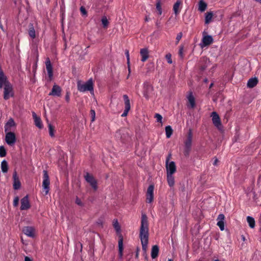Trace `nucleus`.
Returning <instances> with one entry per match:
<instances>
[{"instance_id": "obj_51", "label": "nucleus", "mask_w": 261, "mask_h": 261, "mask_svg": "<svg viewBox=\"0 0 261 261\" xmlns=\"http://www.w3.org/2000/svg\"><path fill=\"white\" fill-rule=\"evenodd\" d=\"M65 99L67 101V102H69V100H70L69 95V94L68 93H67L66 94Z\"/></svg>"}, {"instance_id": "obj_27", "label": "nucleus", "mask_w": 261, "mask_h": 261, "mask_svg": "<svg viewBox=\"0 0 261 261\" xmlns=\"http://www.w3.org/2000/svg\"><path fill=\"white\" fill-rule=\"evenodd\" d=\"M118 248H119V256L120 257H122L123 255V238H121L118 241Z\"/></svg>"}, {"instance_id": "obj_12", "label": "nucleus", "mask_w": 261, "mask_h": 261, "mask_svg": "<svg viewBox=\"0 0 261 261\" xmlns=\"http://www.w3.org/2000/svg\"><path fill=\"white\" fill-rule=\"evenodd\" d=\"M211 117H212V121L214 125L218 128H219L221 126L222 124L218 114L216 112H213L212 113Z\"/></svg>"}, {"instance_id": "obj_46", "label": "nucleus", "mask_w": 261, "mask_h": 261, "mask_svg": "<svg viewBox=\"0 0 261 261\" xmlns=\"http://www.w3.org/2000/svg\"><path fill=\"white\" fill-rule=\"evenodd\" d=\"M113 225L114 227L115 228L117 231L120 230V226L117 221H116V223H115Z\"/></svg>"}, {"instance_id": "obj_56", "label": "nucleus", "mask_w": 261, "mask_h": 261, "mask_svg": "<svg viewBox=\"0 0 261 261\" xmlns=\"http://www.w3.org/2000/svg\"><path fill=\"white\" fill-rule=\"evenodd\" d=\"M144 96L146 98H148V96L146 94L144 93Z\"/></svg>"}, {"instance_id": "obj_58", "label": "nucleus", "mask_w": 261, "mask_h": 261, "mask_svg": "<svg viewBox=\"0 0 261 261\" xmlns=\"http://www.w3.org/2000/svg\"><path fill=\"white\" fill-rule=\"evenodd\" d=\"M204 82H205V83H206V82H207V79H205V80H204Z\"/></svg>"}, {"instance_id": "obj_15", "label": "nucleus", "mask_w": 261, "mask_h": 261, "mask_svg": "<svg viewBox=\"0 0 261 261\" xmlns=\"http://www.w3.org/2000/svg\"><path fill=\"white\" fill-rule=\"evenodd\" d=\"M13 187L14 190H18L20 188L21 183L19 180L18 176L17 175V172L14 171L13 174Z\"/></svg>"}, {"instance_id": "obj_57", "label": "nucleus", "mask_w": 261, "mask_h": 261, "mask_svg": "<svg viewBox=\"0 0 261 261\" xmlns=\"http://www.w3.org/2000/svg\"><path fill=\"white\" fill-rule=\"evenodd\" d=\"M0 27H1V28L2 30H3V26H2V25H0Z\"/></svg>"}, {"instance_id": "obj_38", "label": "nucleus", "mask_w": 261, "mask_h": 261, "mask_svg": "<svg viewBox=\"0 0 261 261\" xmlns=\"http://www.w3.org/2000/svg\"><path fill=\"white\" fill-rule=\"evenodd\" d=\"M75 203L80 206H83L84 205V203L82 201V200L77 197L76 196L75 199Z\"/></svg>"}, {"instance_id": "obj_18", "label": "nucleus", "mask_w": 261, "mask_h": 261, "mask_svg": "<svg viewBox=\"0 0 261 261\" xmlns=\"http://www.w3.org/2000/svg\"><path fill=\"white\" fill-rule=\"evenodd\" d=\"M192 138H193V134L192 132L191 129H189L187 138L185 142V147L186 148H188L189 149V148H191V145H192Z\"/></svg>"}, {"instance_id": "obj_32", "label": "nucleus", "mask_w": 261, "mask_h": 261, "mask_svg": "<svg viewBox=\"0 0 261 261\" xmlns=\"http://www.w3.org/2000/svg\"><path fill=\"white\" fill-rule=\"evenodd\" d=\"M247 222H248L249 226L251 228H253L255 227V222L254 219L253 217H250V216H248L247 217Z\"/></svg>"}, {"instance_id": "obj_13", "label": "nucleus", "mask_w": 261, "mask_h": 261, "mask_svg": "<svg viewBox=\"0 0 261 261\" xmlns=\"http://www.w3.org/2000/svg\"><path fill=\"white\" fill-rule=\"evenodd\" d=\"M210 65V61L206 57H202L199 62V68L201 71H204Z\"/></svg>"}, {"instance_id": "obj_37", "label": "nucleus", "mask_w": 261, "mask_h": 261, "mask_svg": "<svg viewBox=\"0 0 261 261\" xmlns=\"http://www.w3.org/2000/svg\"><path fill=\"white\" fill-rule=\"evenodd\" d=\"M156 9L157 11H158L159 14L161 15L162 13V11L161 3L160 1H158L156 4Z\"/></svg>"}, {"instance_id": "obj_36", "label": "nucleus", "mask_w": 261, "mask_h": 261, "mask_svg": "<svg viewBox=\"0 0 261 261\" xmlns=\"http://www.w3.org/2000/svg\"><path fill=\"white\" fill-rule=\"evenodd\" d=\"M6 155V150L3 146H0V156L4 157Z\"/></svg>"}, {"instance_id": "obj_5", "label": "nucleus", "mask_w": 261, "mask_h": 261, "mask_svg": "<svg viewBox=\"0 0 261 261\" xmlns=\"http://www.w3.org/2000/svg\"><path fill=\"white\" fill-rule=\"evenodd\" d=\"M85 178L87 182H88L94 191H96L97 187V180L94 178L93 176L87 173L85 175Z\"/></svg>"}, {"instance_id": "obj_29", "label": "nucleus", "mask_w": 261, "mask_h": 261, "mask_svg": "<svg viewBox=\"0 0 261 261\" xmlns=\"http://www.w3.org/2000/svg\"><path fill=\"white\" fill-rule=\"evenodd\" d=\"M213 16V13L212 12H208L205 14V23L208 24L212 21Z\"/></svg>"}, {"instance_id": "obj_9", "label": "nucleus", "mask_w": 261, "mask_h": 261, "mask_svg": "<svg viewBox=\"0 0 261 261\" xmlns=\"http://www.w3.org/2000/svg\"><path fill=\"white\" fill-rule=\"evenodd\" d=\"M21 206L20 210H27L29 209L31 207V204L29 200V196L26 195L24 197H23L21 200Z\"/></svg>"}, {"instance_id": "obj_16", "label": "nucleus", "mask_w": 261, "mask_h": 261, "mask_svg": "<svg viewBox=\"0 0 261 261\" xmlns=\"http://www.w3.org/2000/svg\"><path fill=\"white\" fill-rule=\"evenodd\" d=\"M22 232L27 236L34 238L35 237V229L31 226H25L22 228Z\"/></svg>"}, {"instance_id": "obj_23", "label": "nucleus", "mask_w": 261, "mask_h": 261, "mask_svg": "<svg viewBox=\"0 0 261 261\" xmlns=\"http://www.w3.org/2000/svg\"><path fill=\"white\" fill-rule=\"evenodd\" d=\"M190 106V108L193 109L195 107V99L192 94V92H190L187 97Z\"/></svg>"}, {"instance_id": "obj_19", "label": "nucleus", "mask_w": 261, "mask_h": 261, "mask_svg": "<svg viewBox=\"0 0 261 261\" xmlns=\"http://www.w3.org/2000/svg\"><path fill=\"white\" fill-rule=\"evenodd\" d=\"M224 219L225 216L222 214H219L217 219V220L218 221L217 225L219 226L220 230L222 231L224 230Z\"/></svg>"}, {"instance_id": "obj_14", "label": "nucleus", "mask_w": 261, "mask_h": 261, "mask_svg": "<svg viewBox=\"0 0 261 261\" xmlns=\"http://www.w3.org/2000/svg\"><path fill=\"white\" fill-rule=\"evenodd\" d=\"M45 65L49 81H51L53 78V70L50 61L48 58L46 60Z\"/></svg>"}, {"instance_id": "obj_6", "label": "nucleus", "mask_w": 261, "mask_h": 261, "mask_svg": "<svg viewBox=\"0 0 261 261\" xmlns=\"http://www.w3.org/2000/svg\"><path fill=\"white\" fill-rule=\"evenodd\" d=\"M123 100L124 101V110L121 115V117H124L127 115L130 109V100L127 95H123Z\"/></svg>"}, {"instance_id": "obj_8", "label": "nucleus", "mask_w": 261, "mask_h": 261, "mask_svg": "<svg viewBox=\"0 0 261 261\" xmlns=\"http://www.w3.org/2000/svg\"><path fill=\"white\" fill-rule=\"evenodd\" d=\"M154 186L150 185L148 187L147 193H146V202L151 203L154 198L153 195Z\"/></svg>"}, {"instance_id": "obj_25", "label": "nucleus", "mask_w": 261, "mask_h": 261, "mask_svg": "<svg viewBox=\"0 0 261 261\" xmlns=\"http://www.w3.org/2000/svg\"><path fill=\"white\" fill-rule=\"evenodd\" d=\"M159 252V248L157 245L152 246L151 252V256L153 259L156 258L158 256Z\"/></svg>"}, {"instance_id": "obj_48", "label": "nucleus", "mask_w": 261, "mask_h": 261, "mask_svg": "<svg viewBox=\"0 0 261 261\" xmlns=\"http://www.w3.org/2000/svg\"><path fill=\"white\" fill-rule=\"evenodd\" d=\"M182 33H179V34H177L176 38L177 43H178L179 41V40L181 39V38L182 37Z\"/></svg>"}, {"instance_id": "obj_7", "label": "nucleus", "mask_w": 261, "mask_h": 261, "mask_svg": "<svg viewBox=\"0 0 261 261\" xmlns=\"http://www.w3.org/2000/svg\"><path fill=\"white\" fill-rule=\"evenodd\" d=\"M169 160V156L166 159V169L167 174H173L176 170L175 164L173 161L171 162L169 164H168Z\"/></svg>"}, {"instance_id": "obj_55", "label": "nucleus", "mask_w": 261, "mask_h": 261, "mask_svg": "<svg viewBox=\"0 0 261 261\" xmlns=\"http://www.w3.org/2000/svg\"><path fill=\"white\" fill-rule=\"evenodd\" d=\"M255 2L261 4V0H254Z\"/></svg>"}, {"instance_id": "obj_39", "label": "nucleus", "mask_w": 261, "mask_h": 261, "mask_svg": "<svg viewBox=\"0 0 261 261\" xmlns=\"http://www.w3.org/2000/svg\"><path fill=\"white\" fill-rule=\"evenodd\" d=\"M183 51H184V46L182 45H180L179 46V51H178V55H179V56L181 58H184V53H183Z\"/></svg>"}, {"instance_id": "obj_52", "label": "nucleus", "mask_w": 261, "mask_h": 261, "mask_svg": "<svg viewBox=\"0 0 261 261\" xmlns=\"http://www.w3.org/2000/svg\"><path fill=\"white\" fill-rule=\"evenodd\" d=\"M24 261H32V260L28 256L24 257Z\"/></svg>"}, {"instance_id": "obj_1", "label": "nucleus", "mask_w": 261, "mask_h": 261, "mask_svg": "<svg viewBox=\"0 0 261 261\" xmlns=\"http://www.w3.org/2000/svg\"><path fill=\"white\" fill-rule=\"evenodd\" d=\"M148 231L149 227L147 217L145 214H142L141 217L139 238L141 240L142 249L145 251L146 250L148 242Z\"/></svg>"}, {"instance_id": "obj_24", "label": "nucleus", "mask_w": 261, "mask_h": 261, "mask_svg": "<svg viewBox=\"0 0 261 261\" xmlns=\"http://www.w3.org/2000/svg\"><path fill=\"white\" fill-rule=\"evenodd\" d=\"M258 79L256 77L250 79L247 83V87L250 88L254 87L258 83Z\"/></svg>"}, {"instance_id": "obj_22", "label": "nucleus", "mask_w": 261, "mask_h": 261, "mask_svg": "<svg viewBox=\"0 0 261 261\" xmlns=\"http://www.w3.org/2000/svg\"><path fill=\"white\" fill-rule=\"evenodd\" d=\"M33 117L34 120L35 125L39 128L43 127V125L41 118L38 117L35 112L33 113Z\"/></svg>"}, {"instance_id": "obj_21", "label": "nucleus", "mask_w": 261, "mask_h": 261, "mask_svg": "<svg viewBox=\"0 0 261 261\" xmlns=\"http://www.w3.org/2000/svg\"><path fill=\"white\" fill-rule=\"evenodd\" d=\"M140 55L141 56V61L145 62L149 57V52L146 48H143L140 50Z\"/></svg>"}, {"instance_id": "obj_4", "label": "nucleus", "mask_w": 261, "mask_h": 261, "mask_svg": "<svg viewBox=\"0 0 261 261\" xmlns=\"http://www.w3.org/2000/svg\"><path fill=\"white\" fill-rule=\"evenodd\" d=\"M50 180L47 171L46 170L43 171V182L42 188L43 193L44 195H46L49 191Z\"/></svg>"}, {"instance_id": "obj_60", "label": "nucleus", "mask_w": 261, "mask_h": 261, "mask_svg": "<svg viewBox=\"0 0 261 261\" xmlns=\"http://www.w3.org/2000/svg\"><path fill=\"white\" fill-rule=\"evenodd\" d=\"M168 261H172L171 259H169Z\"/></svg>"}, {"instance_id": "obj_33", "label": "nucleus", "mask_w": 261, "mask_h": 261, "mask_svg": "<svg viewBox=\"0 0 261 261\" xmlns=\"http://www.w3.org/2000/svg\"><path fill=\"white\" fill-rule=\"evenodd\" d=\"M166 135L167 138H170L172 133L173 130L171 126L168 125L165 127Z\"/></svg>"}, {"instance_id": "obj_44", "label": "nucleus", "mask_w": 261, "mask_h": 261, "mask_svg": "<svg viewBox=\"0 0 261 261\" xmlns=\"http://www.w3.org/2000/svg\"><path fill=\"white\" fill-rule=\"evenodd\" d=\"M124 132V129H119L116 132V136L117 137H120V138L123 139L122 138V136H120L121 134H123V133Z\"/></svg>"}, {"instance_id": "obj_17", "label": "nucleus", "mask_w": 261, "mask_h": 261, "mask_svg": "<svg viewBox=\"0 0 261 261\" xmlns=\"http://www.w3.org/2000/svg\"><path fill=\"white\" fill-rule=\"evenodd\" d=\"M61 92L62 89L61 87L57 85H54L49 95L59 97L61 95Z\"/></svg>"}, {"instance_id": "obj_42", "label": "nucleus", "mask_w": 261, "mask_h": 261, "mask_svg": "<svg viewBox=\"0 0 261 261\" xmlns=\"http://www.w3.org/2000/svg\"><path fill=\"white\" fill-rule=\"evenodd\" d=\"M166 59H167V62L169 63V64H171L172 63V59H171V54L169 53V54H167L166 56Z\"/></svg>"}, {"instance_id": "obj_50", "label": "nucleus", "mask_w": 261, "mask_h": 261, "mask_svg": "<svg viewBox=\"0 0 261 261\" xmlns=\"http://www.w3.org/2000/svg\"><path fill=\"white\" fill-rule=\"evenodd\" d=\"M190 150H191V148H189V149H188V148H186L185 147V151H184L185 155H188Z\"/></svg>"}, {"instance_id": "obj_10", "label": "nucleus", "mask_w": 261, "mask_h": 261, "mask_svg": "<svg viewBox=\"0 0 261 261\" xmlns=\"http://www.w3.org/2000/svg\"><path fill=\"white\" fill-rule=\"evenodd\" d=\"M5 140L8 145H11L14 144L16 142V136L13 132H8L6 135Z\"/></svg>"}, {"instance_id": "obj_59", "label": "nucleus", "mask_w": 261, "mask_h": 261, "mask_svg": "<svg viewBox=\"0 0 261 261\" xmlns=\"http://www.w3.org/2000/svg\"><path fill=\"white\" fill-rule=\"evenodd\" d=\"M128 71H129V73L130 72V69L128 68Z\"/></svg>"}, {"instance_id": "obj_26", "label": "nucleus", "mask_w": 261, "mask_h": 261, "mask_svg": "<svg viewBox=\"0 0 261 261\" xmlns=\"http://www.w3.org/2000/svg\"><path fill=\"white\" fill-rule=\"evenodd\" d=\"M29 35L32 39L36 37L35 30L33 23H30L29 25Z\"/></svg>"}, {"instance_id": "obj_2", "label": "nucleus", "mask_w": 261, "mask_h": 261, "mask_svg": "<svg viewBox=\"0 0 261 261\" xmlns=\"http://www.w3.org/2000/svg\"><path fill=\"white\" fill-rule=\"evenodd\" d=\"M4 88V99L8 100L10 97L14 96V92L12 85L8 80L3 69L0 66V89Z\"/></svg>"}, {"instance_id": "obj_31", "label": "nucleus", "mask_w": 261, "mask_h": 261, "mask_svg": "<svg viewBox=\"0 0 261 261\" xmlns=\"http://www.w3.org/2000/svg\"><path fill=\"white\" fill-rule=\"evenodd\" d=\"M1 169L3 173H7L8 170V164L6 160H3L1 163Z\"/></svg>"}, {"instance_id": "obj_43", "label": "nucleus", "mask_w": 261, "mask_h": 261, "mask_svg": "<svg viewBox=\"0 0 261 261\" xmlns=\"http://www.w3.org/2000/svg\"><path fill=\"white\" fill-rule=\"evenodd\" d=\"M154 117L156 119L157 122H162L163 117L160 114L156 113Z\"/></svg>"}, {"instance_id": "obj_40", "label": "nucleus", "mask_w": 261, "mask_h": 261, "mask_svg": "<svg viewBox=\"0 0 261 261\" xmlns=\"http://www.w3.org/2000/svg\"><path fill=\"white\" fill-rule=\"evenodd\" d=\"M90 116L91 118V121L93 122L95 119V112L94 110L91 109L90 110Z\"/></svg>"}, {"instance_id": "obj_20", "label": "nucleus", "mask_w": 261, "mask_h": 261, "mask_svg": "<svg viewBox=\"0 0 261 261\" xmlns=\"http://www.w3.org/2000/svg\"><path fill=\"white\" fill-rule=\"evenodd\" d=\"M182 3L181 0H177L173 5V10L176 16L178 15L180 12L181 8H180V6L182 5Z\"/></svg>"}, {"instance_id": "obj_11", "label": "nucleus", "mask_w": 261, "mask_h": 261, "mask_svg": "<svg viewBox=\"0 0 261 261\" xmlns=\"http://www.w3.org/2000/svg\"><path fill=\"white\" fill-rule=\"evenodd\" d=\"M213 38L210 35H205L203 37L200 46L202 48L207 46L213 42Z\"/></svg>"}, {"instance_id": "obj_30", "label": "nucleus", "mask_w": 261, "mask_h": 261, "mask_svg": "<svg viewBox=\"0 0 261 261\" xmlns=\"http://www.w3.org/2000/svg\"><path fill=\"white\" fill-rule=\"evenodd\" d=\"M198 10L201 12H203L205 10L207 7V4L203 0H200L199 2Z\"/></svg>"}, {"instance_id": "obj_3", "label": "nucleus", "mask_w": 261, "mask_h": 261, "mask_svg": "<svg viewBox=\"0 0 261 261\" xmlns=\"http://www.w3.org/2000/svg\"><path fill=\"white\" fill-rule=\"evenodd\" d=\"M77 90L81 92H85L86 91H90V92L94 91V84L92 79H90L84 84H82L80 81L77 83Z\"/></svg>"}, {"instance_id": "obj_49", "label": "nucleus", "mask_w": 261, "mask_h": 261, "mask_svg": "<svg viewBox=\"0 0 261 261\" xmlns=\"http://www.w3.org/2000/svg\"><path fill=\"white\" fill-rule=\"evenodd\" d=\"M126 58H127V64H129V52L128 50H126L125 53Z\"/></svg>"}, {"instance_id": "obj_41", "label": "nucleus", "mask_w": 261, "mask_h": 261, "mask_svg": "<svg viewBox=\"0 0 261 261\" xmlns=\"http://www.w3.org/2000/svg\"><path fill=\"white\" fill-rule=\"evenodd\" d=\"M7 125H8L10 127L14 126L15 125V123L14 120L12 118L9 120L8 122L7 123Z\"/></svg>"}, {"instance_id": "obj_35", "label": "nucleus", "mask_w": 261, "mask_h": 261, "mask_svg": "<svg viewBox=\"0 0 261 261\" xmlns=\"http://www.w3.org/2000/svg\"><path fill=\"white\" fill-rule=\"evenodd\" d=\"M49 134L51 137H55V128L51 124H48Z\"/></svg>"}, {"instance_id": "obj_54", "label": "nucleus", "mask_w": 261, "mask_h": 261, "mask_svg": "<svg viewBox=\"0 0 261 261\" xmlns=\"http://www.w3.org/2000/svg\"><path fill=\"white\" fill-rule=\"evenodd\" d=\"M213 85H214V83H211L209 86V88L210 89L212 88L213 87Z\"/></svg>"}, {"instance_id": "obj_45", "label": "nucleus", "mask_w": 261, "mask_h": 261, "mask_svg": "<svg viewBox=\"0 0 261 261\" xmlns=\"http://www.w3.org/2000/svg\"><path fill=\"white\" fill-rule=\"evenodd\" d=\"M19 201V198L18 196H16L14 198V200H13L14 206L16 207L18 205Z\"/></svg>"}, {"instance_id": "obj_28", "label": "nucleus", "mask_w": 261, "mask_h": 261, "mask_svg": "<svg viewBox=\"0 0 261 261\" xmlns=\"http://www.w3.org/2000/svg\"><path fill=\"white\" fill-rule=\"evenodd\" d=\"M167 179L168 185L170 187H173L174 185V177L173 176V174H167Z\"/></svg>"}, {"instance_id": "obj_47", "label": "nucleus", "mask_w": 261, "mask_h": 261, "mask_svg": "<svg viewBox=\"0 0 261 261\" xmlns=\"http://www.w3.org/2000/svg\"><path fill=\"white\" fill-rule=\"evenodd\" d=\"M80 11L83 15H86L87 13L85 8L83 6L80 8Z\"/></svg>"}, {"instance_id": "obj_61", "label": "nucleus", "mask_w": 261, "mask_h": 261, "mask_svg": "<svg viewBox=\"0 0 261 261\" xmlns=\"http://www.w3.org/2000/svg\"><path fill=\"white\" fill-rule=\"evenodd\" d=\"M214 261H219V259H216Z\"/></svg>"}, {"instance_id": "obj_53", "label": "nucleus", "mask_w": 261, "mask_h": 261, "mask_svg": "<svg viewBox=\"0 0 261 261\" xmlns=\"http://www.w3.org/2000/svg\"><path fill=\"white\" fill-rule=\"evenodd\" d=\"M218 161V160L217 159H216L215 161H214V163H213V165H216Z\"/></svg>"}, {"instance_id": "obj_34", "label": "nucleus", "mask_w": 261, "mask_h": 261, "mask_svg": "<svg viewBox=\"0 0 261 261\" xmlns=\"http://www.w3.org/2000/svg\"><path fill=\"white\" fill-rule=\"evenodd\" d=\"M101 22H102V24L103 25V28L106 29L108 28V26L109 24V22L108 20L107 19V18L106 16H103L102 17Z\"/></svg>"}]
</instances>
